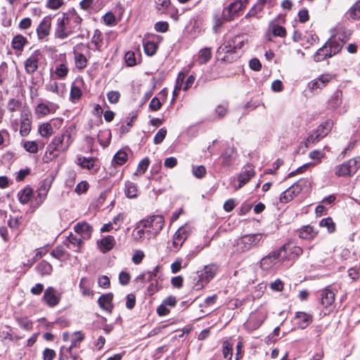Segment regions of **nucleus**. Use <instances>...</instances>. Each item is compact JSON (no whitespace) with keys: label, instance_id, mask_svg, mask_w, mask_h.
<instances>
[{"label":"nucleus","instance_id":"8","mask_svg":"<svg viewBox=\"0 0 360 360\" xmlns=\"http://www.w3.org/2000/svg\"><path fill=\"white\" fill-rule=\"evenodd\" d=\"M248 0H236L228 6L224 7L222 11V18L226 21H231L238 16L240 11L245 9Z\"/></svg>","mask_w":360,"mask_h":360},{"label":"nucleus","instance_id":"53","mask_svg":"<svg viewBox=\"0 0 360 360\" xmlns=\"http://www.w3.org/2000/svg\"><path fill=\"white\" fill-rule=\"evenodd\" d=\"M193 174L198 179L202 178L206 174V169L204 166H193Z\"/></svg>","mask_w":360,"mask_h":360},{"label":"nucleus","instance_id":"1","mask_svg":"<svg viewBox=\"0 0 360 360\" xmlns=\"http://www.w3.org/2000/svg\"><path fill=\"white\" fill-rule=\"evenodd\" d=\"M82 21V19L75 11L62 13L56 19L54 37L61 40L67 39L80 29Z\"/></svg>","mask_w":360,"mask_h":360},{"label":"nucleus","instance_id":"13","mask_svg":"<svg viewBox=\"0 0 360 360\" xmlns=\"http://www.w3.org/2000/svg\"><path fill=\"white\" fill-rule=\"evenodd\" d=\"M58 108V105L55 103L50 101L41 102L36 106L34 113L37 117H42L49 114L55 113Z\"/></svg>","mask_w":360,"mask_h":360},{"label":"nucleus","instance_id":"36","mask_svg":"<svg viewBox=\"0 0 360 360\" xmlns=\"http://www.w3.org/2000/svg\"><path fill=\"white\" fill-rule=\"evenodd\" d=\"M103 36L100 30H96L91 39V43L94 44V49L98 51H101Z\"/></svg>","mask_w":360,"mask_h":360},{"label":"nucleus","instance_id":"54","mask_svg":"<svg viewBox=\"0 0 360 360\" xmlns=\"http://www.w3.org/2000/svg\"><path fill=\"white\" fill-rule=\"evenodd\" d=\"M48 191H49V188H46L45 185L41 186L40 188H39V193H38L39 200H37V202L38 206L41 205L42 202H44V200H45L46 194L48 193Z\"/></svg>","mask_w":360,"mask_h":360},{"label":"nucleus","instance_id":"49","mask_svg":"<svg viewBox=\"0 0 360 360\" xmlns=\"http://www.w3.org/2000/svg\"><path fill=\"white\" fill-rule=\"evenodd\" d=\"M78 165H79L83 168L91 169L94 167V161L93 158H86L84 157H79L77 159Z\"/></svg>","mask_w":360,"mask_h":360},{"label":"nucleus","instance_id":"58","mask_svg":"<svg viewBox=\"0 0 360 360\" xmlns=\"http://www.w3.org/2000/svg\"><path fill=\"white\" fill-rule=\"evenodd\" d=\"M183 259L182 258L178 257L171 264V271L172 274L178 273L182 268Z\"/></svg>","mask_w":360,"mask_h":360},{"label":"nucleus","instance_id":"39","mask_svg":"<svg viewBox=\"0 0 360 360\" xmlns=\"http://www.w3.org/2000/svg\"><path fill=\"white\" fill-rule=\"evenodd\" d=\"M39 131L43 137H49L53 134V126L50 122L43 123L39 126Z\"/></svg>","mask_w":360,"mask_h":360},{"label":"nucleus","instance_id":"43","mask_svg":"<svg viewBox=\"0 0 360 360\" xmlns=\"http://www.w3.org/2000/svg\"><path fill=\"white\" fill-rule=\"evenodd\" d=\"M31 130V121L28 118H24L20 122V134L22 136L29 134Z\"/></svg>","mask_w":360,"mask_h":360},{"label":"nucleus","instance_id":"44","mask_svg":"<svg viewBox=\"0 0 360 360\" xmlns=\"http://www.w3.org/2000/svg\"><path fill=\"white\" fill-rule=\"evenodd\" d=\"M69 72V69L66 64L60 63L56 66L55 74L58 79H64Z\"/></svg>","mask_w":360,"mask_h":360},{"label":"nucleus","instance_id":"21","mask_svg":"<svg viewBox=\"0 0 360 360\" xmlns=\"http://www.w3.org/2000/svg\"><path fill=\"white\" fill-rule=\"evenodd\" d=\"M298 236L304 240H312L318 235V231L310 225L303 226L297 230Z\"/></svg>","mask_w":360,"mask_h":360},{"label":"nucleus","instance_id":"27","mask_svg":"<svg viewBox=\"0 0 360 360\" xmlns=\"http://www.w3.org/2000/svg\"><path fill=\"white\" fill-rule=\"evenodd\" d=\"M115 244V240L113 236H108L101 240L99 247L103 252L112 250Z\"/></svg>","mask_w":360,"mask_h":360},{"label":"nucleus","instance_id":"11","mask_svg":"<svg viewBox=\"0 0 360 360\" xmlns=\"http://www.w3.org/2000/svg\"><path fill=\"white\" fill-rule=\"evenodd\" d=\"M360 166V158L349 160L337 167L335 174L338 176L353 175L356 172Z\"/></svg>","mask_w":360,"mask_h":360},{"label":"nucleus","instance_id":"14","mask_svg":"<svg viewBox=\"0 0 360 360\" xmlns=\"http://www.w3.org/2000/svg\"><path fill=\"white\" fill-rule=\"evenodd\" d=\"M42 299L49 307H53L60 302V296L53 287H49L45 290Z\"/></svg>","mask_w":360,"mask_h":360},{"label":"nucleus","instance_id":"45","mask_svg":"<svg viewBox=\"0 0 360 360\" xmlns=\"http://www.w3.org/2000/svg\"><path fill=\"white\" fill-rule=\"evenodd\" d=\"M349 16L354 19L358 20L360 18V0L356 2L348 11Z\"/></svg>","mask_w":360,"mask_h":360},{"label":"nucleus","instance_id":"16","mask_svg":"<svg viewBox=\"0 0 360 360\" xmlns=\"http://www.w3.org/2000/svg\"><path fill=\"white\" fill-rule=\"evenodd\" d=\"M74 230L84 240L89 239L93 231L92 227L85 221L79 222L75 224Z\"/></svg>","mask_w":360,"mask_h":360},{"label":"nucleus","instance_id":"46","mask_svg":"<svg viewBox=\"0 0 360 360\" xmlns=\"http://www.w3.org/2000/svg\"><path fill=\"white\" fill-rule=\"evenodd\" d=\"M37 269L41 275H49L52 271V266L49 263L43 261L37 264Z\"/></svg>","mask_w":360,"mask_h":360},{"label":"nucleus","instance_id":"61","mask_svg":"<svg viewBox=\"0 0 360 360\" xmlns=\"http://www.w3.org/2000/svg\"><path fill=\"white\" fill-rule=\"evenodd\" d=\"M20 328L30 330L32 328V322L27 318H22L18 320Z\"/></svg>","mask_w":360,"mask_h":360},{"label":"nucleus","instance_id":"28","mask_svg":"<svg viewBox=\"0 0 360 360\" xmlns=\"http://www.w3.org/2000/svg\"><path fill=\"white\" fill-rule=\"evenodd\" d=\"M212 57L211 49L205 47L202 49L198 52V58L196 59V62L199 65H202L207 63Z\"/></svg>","mask_w":360,"mask_h":360},{"label":"nucleus","instance_id":"32","mask_svg":"<svg viewBox=\"0 0 360 360\" xmlns=\"http://www.w3.org/2000/svg\"><path fill=\"white\" fill-rule=\"evenodd\" d=\"M33 193V191L30 187H25L18 192V196L19 201L22 204H26L30 200Z\"/></svg>","mask_w":360,"mask_h":360},{"label":"nucleus","instance_id":"52","mask_svg":"<svg viewBox=\"0 0 360 360\" xmlns=\"http://www.w3.org/2000/svg\"><path fill=\"white\" fill-rule=\"evenodd\" d=\"M149 159L146 158L143 159L139 164L136 172L134 173L135 175H138L139 174H143L147 170L149 166Z\"/></svg>","mask_w":360,"mask_h":360},{"label":"nucleus","instance_id":"41","mask_svg":"<svg viewBox=\"0 0 360 360\" xmlns=\"http://www.w3.org/2000/svg\"><path fill=\"white\" fill-rule=\"evenodd\" d=\"M82 95V90L79 86L72 84L70 89V98L72 102L75 103L78 101Z\"/></svg>","mask_w":360,"mask_h":360},{"label":"nucleus","instance_id":"62","mask_svg":"<svg viewBox=\"0 0 360 360\" xmlns=\"http://www.w3.org/2000/svg\"><path fill=\"white\" fill-rule=\"evenodd\" d=\"M63 3V0H48L46 7L50 9L56 10L59 8Z\"/></svg>","mask_w":360,"mask_h":360},{"label":"nucleus","instance_id":"15","mask_svg":"<svg viewBox=\"0 0 360 360\" xmlns=\"http://www.w3.org/2000/svg\"><path fill=\"white\" fill-rule=\"evenodd\" d=\"M266 317L267 314L266 311H258L252 314L247 321V327L252 330H256L260 327Z\"/></svg>","mask_w":360,"mask_h":360},{"label":"nucleus","instance_id":"4","mask_svg":"<svg viewBox=\"0 0 360 360\" xmlns=\"http://www.w3.org/2000/svg\"><path fill=\"white\" fill-rule=\"evenodd\" d=\"M285 250V245H283L279 249L271 251L262 257L259 262L260 268L266 271L274 270L286 257Z\"/></svg>","mask_w":360,"mask_h":360},{"label":"nucleus","instance_id":"60","mask_svg":"<svg viewBox=\"0 0 360 360\" xmlns=\"http://www.w3.org/2000/svg\"><path fill=\"white\" fill-rule=\"evenodd\" d=\"M107 97L110 103H117L119 101L120 94L117 91H111L107 94Z\"/></svg>","mask_w":360,"mask_h":360},{"label":"nucleus","instance_id":"33","mask_svg":"<svg viewBox=\"0 0 360 360\" xmlns=\"http://www.w3.org/2000/svg\"><path fill=\"white\" fill-rule=\"evenodd\" d=\"M269 30L276 37H284L286 35L285 29L283 27L278 25L274 22H271L270 23Z\"/></svg>","mask_w":360,"mask_h":360},{"label":"nucleus","instance_id":"5","mask_svg":"<svg viewBox=\"0 0 360 360\" xmlns=\"http://www.w3.org/2000/svg\"><path fill=\"white\" fill-rule=\"evenodd\" d=\"M165 219L161 215H153L140 221V225L146 229V232L150 236H157L162 229Z\"/></svg>","mask_w":360,"mask_h":360},{"label":"nucleus","instance_id":"24","mask_svg":"<svg viewBox=\"0 0 360 360\" xmlns=\"http://www.w3.org/2000/svg\"><path fill=\"white\" fill-rule=\"evenodd\" d=\"M335 292L329 286L320 292L321 304L326 308L331 306L335 301Z\"/></svg>","mask_w":360,"mask_h":360},{"label":"nucleus","instance_id":"2","mask_svg":"<svg viewBox=\"0 0 360 360\" xmlns=\"http://www.w3.org/2000/svg\"><path fill=\"white\" fill-rule=\"evenodd\" d=\"M71 142V135L68 131L55 136L46 148L44 161L48 162L58 158L60 153H64L69 148Z\"/></svg>","mask_w":360,"mask_h":360},{"label":"nucleus","instance_id":"9","mask_svg":"<svg viewBox=\"0 0 360 360\" xmlns=\"http://www.w3.org/2000/svg\"><path fill=\"white\" fill-rule=\"evenodd\" d=\"M262 238V234L259 233L244 235L237 240L238 250L240 252L248 251L251 248L258 246Z\"/></svg>","mask_w":360,"mask_h":360},{"label":"nucleus","instance_id":"57","mask_svg":"<svg viewBox=\"0 0 360 360\" xmlns=\"http://www.w3.org/2000/svg\"><path fill=\"white\" fill-rule=\"evenodd\" d=\"M141 225H139L133 233V237L134 240L137 242L142 241L144 238L145 231L144 228L142 227V229L140 228Z\"/></svg>","mask_w":360,"mask_h":360},{"label":"nucleus","instance_id":"63","mask_svg":"<svg viewBox=\"0 0 360 360\" xmlns=\"http://www.w3.org/2000/svg\"><path fill=\"white\" fill-rule=\"evenodd\" d=\"M65 250L62 247H56L51 252V255L58 259H60L65 255Z\"/></svg>","mask_w":360,"mask_h":360},{"label":"nucleus","instance_id":"18","mask_svg":"<svg viewBox=\"0 0 360 360\" xmlns=\"http://www.w3.org/2000/svg\"><path fill=\"white\" fill-rule=\"evenodd\" d=\"M83 240L84 239L78 236L70 233L64 242V244L70 250L77 252L80 251L81 247L83 244Z\"/></svg>","mask_w":360,"mask_h":360},{"label":"nucleus","instance_id":"12","mask_svg":"<svg viewBox=\"0 0 360 360\" xmlns=\"http://www.w3.org/2000/svg\"><path fill=\"white\" fill-rule=\"evenodd\" d=\"M218 271V266L214 264L205 266L204 271L199 276L198 283L195 285V289L200 290L208 283L216 275Z\"/></svg>","mask_w":360,"mask_h":360},{"label":"nucleus","instance_id":"35","mask_svg":"<svg viewBox=\"0 0 360 360\" xmlns=\"http://www.w3.org/2000/svg\"><path fill=\"white\" fill-rule=\"evenodd\" d=\"M127 153L125 151L120 150L114 155L112 164L116 165H122L127 162Z\"/></svg>","mask_w":360,"mask_h":360},{"label":"nucleus","instance_id":"29","mask_svg":"<svg viewBox=\"0 0 360 360\" xmlns=\"http://www.w3.org/2000/svg\"><path fill=\"white\" fill-rule=\"evenodd\" d=\"M235 153L236 150L233 148H227L225 149L221 155V158L222 159V165L224 166L230 165L234 159Z\"/></svg>","mask_w":360,"mask_h":360},{"label":"nucleus","instance_id":"31","mask_svg":"<svg viewBox=\"0 0 360 360\" xmlns=\"http://www.w3.org/2000/svg\"><path fill=\"white\" fill-rule=\"evenodd\" d=\"M79 287L83 296H92L93 290L91 289V283L86 278H82Z\"/></svg>","mask_w":360,"mask_h":360},{"label":"nucleus","instance_id":"25","mask_svg":"<svg viewBox=\"0 0 360 360\" xmlns=\"http://www.w3.org/2000/svg\"><path fill=\"white\" fill-rule=\"evenodd\" d=\"M295 319L298 328L304 329L312 321V316L306 312L298 311L295 314Z\"/></svg>","mask_w":360,"mask_h":360},{"label":"nucleus","instance_id":"20","mask_svg":"<svg viewBox=\"0 0 360 360\" xmlns=\"http://www.w3.org/2000/svg\"><path fill=\"white\" fill-rule=\"evenodd\" d=\"M112 300V293L103 294L98 298V304L103 310L111 313L113 309Z\"/></svg>","mask_w":360,"mask_h":360},{"label":"nucleus","instance_id":"34","mask_svg":"<svg viewBox=\"0 0 360 360\" xmlns=\"http://www.w3.org/2000/svg\"><path fill=\"white\" fill-rule=\"evenodd\" d=\"M222 354L226 360H232L233 345L228 340L224 341L222 344Z\"/></svg>","mask_w":360,"mask_h":360},{"label":"nucleus","instance_id":"37","mask_svg":"<svg viewBox=\"0 0 360 360\" xmlns=\"http://www.w3.org/2000/svg\"><path fill=\"white\" fill-rule=\"evenodd\" d=\"M138 189L136 184L131 181L125 183V194L129 198H134L137 196Z\"/></svg>","mask_w":360,"mask_h":360},{"label":"nucleus","instance_id":"3","mask_svg":"<svg viewBox=\"0 0 360 360\" xmlns=\"http://www.w3.org/2000/svg\"><path fill=\"white\" fill-rule=\"evenodd\" d=\"M248 44V36L245 34H238L225 41L217 51V57L218 60L226 62H231L233 57L229 58V53H236L238 49H242Z\"/></svg>","mask_w":360,"mask_h":360},{"label":"nucleus","instance_id":"47","mask_svg":"<svg viewBox=\"0 0 360 360\" xmlns=\"http://www.w3.org/2000/svg\"><path fill=\"white\" fill-rule=\"evenodd\" d=\"M143 48L146 55L153 56L157 51L158 45L153 41H148L143 43Z\"/></svg>","mask_w":360,"mask_h":360},{"label":"nucleus","instance_id":"6","mask_svg":"<svg viewBox=\"0 0 360 360\" xmlns=\"http://www.w3.org/2000/svg\"><path fill=\"white\" fill-rule=\"evenodd\" d=\"M191 233V228L187 225L181 226L174 234L172 242L167 243V248L171 252H176Z\"/></svg>","mask_w":360,"mask_h":360},{"label":"nucleus","instance_id":"50","mask_svg":"<svg viewBox=\"0 0 360 360\" xmlns=\"http://www.w3.org/2000/svg\"><path fill=\"white\" fill-rule=\"evenodd\" d=\"M296 195L292 191V189L289 188L283 191L280 195V202L282 203H287L292 200Z\"/></svg>","mask_w":360,"mask_h":360},{"label":"nucleus","instance_id":"59","mask_svg":"<svg viewBox=\"0 0 360 360\" xmlns=\"http://www.w3.org/2000/svg\"><path fill=\"white\" fill-rule=\"evenodd\" d=\"M155 3L157 9L164 13L170 5V0H156Z\"/></svg>","mask_w":360,"mask_h":360},{"label":"nucleus","instance_id":"30","mask_svg":"<svg viewBox=\"0 0 360 360\" xmlns=\"http://www.w3.org/2000/svg\"><path fill=\"white\" fill-rule=\"evenodd\" d=\"M333 125V121L331 120H328L318 127L316 134H318V136L323 138L331 130Z\"/></svg>","mask_w":360,"mask_h":360},{"label":"nucleus","instance_id":"22","mask_svg":"<svg viewBox=\"0 0 360 360\" xmlns=\"http://www.w3.org/2000/svg\"><path fill=\"white\" fill-rule=\"evenodd\" d=\"M39 60V53H34L25 60V69L28 75L33 74L38 69Z\"/></svg>","mask_w":360,"mask_h":360},{"label":"nucleus","instance_id":"51","mask_svg":"<svg viewBox=\"0 0 360 360\" xmlns=\"http://www.w3.org/2000/svg\"><path fill=\"white\" fill-rule=\"evenodd\" d=\"M23 148L27 152L37 153L38 152V144L36 141H27L23 143Z\"/></svg>","mask_w":360,"mask_h":360},{"label":"nucleus","instance_id":"40","mask_svg":"<svg viewBox=\"0 0 360 360\" xmlns=\"http://www.w3.org/2000/svg\"><path fill=\"white\" fill-rule=\"evenodd\" d=\"M75 55V63L76 67L79 69L82 70L84 69L87 64V59L84 55L80 53H74Z\"/></svg>","mask_w":360,"mask_h":360},{"label":"nucleus","instance_id":"38","mask_svg":"<svg viewBox=\"0 0 360 360\" xmlns=\"http://www.w3.org/2000/svg\"><path fill=\"white\" fill-rule=\"evenodd\" d=\"M319 226L321 227L326 228L328 232L331 233L335 231V224L331 217H327L322 219L319 221Z\"/></svg>","mask_w":360,"mask_h":360},{"label":"nucleus","instance_id":"42","mask_svg":"<svg viewBox=\"0 0 360 360\" xmlns=\"http://www.w3.org/2000/svg\"><path fill=\"white\" fill-rule=\"evenodd\" d=\"M21 102L15 98H11L8 101L6 108L9 112L13 113L18 111L21 108Z\"/></svg>","mask_w":360,"mask_h":360},{"label":"nucleus","instance_id":"10","mask_svg":"<svg viewBox=\"0 0 360 360\" xmlns=\"http://www.w3.org/2000/svg\"><path fill=\"white\" fill-rule=\"evenodd\" d=\"M53 17L49 15L44 17L36 28L38 40L46 42L49 40L52 27Z\"/></svg>","mask_w":360,"mask_h":360},{"label":"nucleus","instance_id":"19","mask_svg":"<svg viewBox=\"0 0 360 360\" xmlns=\"http://www.w3.org/2000/svg\"><path fill=\"white\" fill-rule=\"evenodd\" d=\"M345 41H346L344 40L342 34H338L337 35L333 36L328 40L327 44H328L329 47H330V51H332L333 56L338 53L342 49V47Z\"/></svg>","mask_w":360,"mask_h":360},{"label":"nucleus","instance_id":"17","mask_svg":"<svg viewBox=\"0 0 360 360\" xmlns=\"http://www.w3.org/2000/svg\"><path fill=\"white\" fill-rule=\"evenodd\" d=\"M332 78V76L328 74L321 75L318 78L309 82V87L311 91L321 89L326 86Z\"/></svg>","mask_w":360,"mask_h":360},{"label":"nucleus","instance_id":"55","mask_svg":"<svg viewBox=\"0 0 360 360\" xmlns=\"http://www.w3.org/2000/svg\"><path fill=\"white\" fill-rule=\"evenodd\" d=\"M330 53H327L325 51V49H323V47L322 46L316 51V54L314 55V60L316 62H319V61L323 60L326 58H330Z\"/></svg>","mask_w":360,"mask_h":360},{"label":"nucleus","instance_id":"56","mask_svg":"<svg viewBox=\"0 0 360 360\" xmlns=\"http://www.w3.org/2000/svg\"><path fill=\"white\" fill-rule=\"evenodd\" d=\"M167 135V129L163 127L159 129V131L157 132L154 137V143L155 144H160L161 143L163 140L165 139V136Z\"/></svg>","mask_w":360,"mask_h":360},{"label":"nucleus","instance_id":"7","mask_svg":"<svg viewBox=\"0 0 360 360\" xmlns=\"http://www.w3.org/2000/svg\"><path fill=\"white\" fill-rule=\"evenodd\" d=\"M84 338V334L81 331L74 333L71 336V345L69 347H61L59 360H65L67 359L68 356L65 353L70 354L72 360H82L77 354H73L72 350L73 348L77 347Z\"/></svg>","mask_w":360,"mask_h":360},{"label":"nucleus","instance_id":"23","mask_svg":"<svg viewBox=\"0 0 360 360\" xmlns=\"http://www.w3.org/2000/svg\"><path fill=\"white\" fill-rule=\"evenodd\" d=\"M255 172L251 165H247L244 167L243 170L241 172V173L238 176V181L239 184L236 187V189L240 188L243 187L245 184H246L250 179L254 176Z\"/></svg>","mask_w":360,"mask_h":360},{"label":"nucleus","instance_id":"64","mask_svg":"<svg viewBox=\"0 0 360 360\" xmlns=\"http://www.w3.org/2000/svg\"><path fill=\"white\" fill-rule=\"evenodd\" d=\"M56 352L53 349L46 348L43 352L44 360H53L56 357Z\"/></svg>","mask_w":360,"mask_h":360},{"label":"nucleus","instance_id":"26","mask_svg":"<svg viewBox=\"0 0 360 360\" xmlns=\"http://www.w3.org/2000/svg\"><path fill=\"white\" fill-rule=\"evenodd\" d=\"M28 43L27 39L22 34L15 35L11 41V47L15 51L21 52L24 49L25 46Z\"/></svg>","mask_w":360,"mask_h":360},{"label":"nucleus","instance_id":"48","mask_svg":"<svg viewBox=\"0 0 360 360\" xmlns=\"http://www.w3.org/2000/svg\"><path fill=\"white\" fill-rule=\"evenodd\" d=\"M98 136V141L100 142V144L101 146H103V147H105L110 143L109 139H110L111 133L108 130L104 131H100Z\"/></svg>","mask_w":360,"mask_h":360}]
</instances>
